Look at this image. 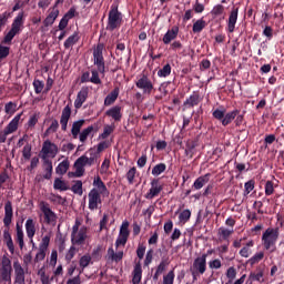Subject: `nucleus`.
Instances as JSON below:
<instances>
[{
  "label": "nucleus",
  "instance_id": "nucleus-49",
  "mask_svg": "<svg viewBox=\"0 0 284 284\" xmlns=\"http://www.w3.org/2000/svg\"><path fill=\"white\" fill-rule=\"evenodd\" d=\"M16 227H17V241H18L20 247L23 248V245H24V243H23V236H24L23 229L19 224H17Z\"/></svg>",
  "mask_w": 284,
  "mask_h": 284
},
{
  "label": "nucleus",
  "instance_id": "nucleus-45",
  "mask_svg": "<svg viewBox=\"0 0 284 284\" xmlns=\"http://www.w3.org/2000/svg\"><path fill=\"white\" fill-rule=\"evenodd\" d=\"M22 156L26 161H30L32 156V144L27 143L22 150Z\"/></svg>",
  "mask_w": 284,
  "mask_h": 284
},
{
  "label": "nucleus",
  "instance_id": "nucleus-37",
  "mask_svg": "<svg viewBox=\"0 0 284 284\" xmlns=\"http://www.w3.org/2000/svg\"><path fill=\"white\" fill-rule=\"evenodd\" d=\"M70 169V161L68 160H63L57 168H55V172L57 174L63 175L68 172V170Z\"/></svg>",
  "mask_w": 284,
  "mask_h": 284
},
{
  "label": "nucleus",
  "instance_id": "nucleus-60",
  "mask_svg": "<svg viewBox=\"0 0 284 284\" xmlns=\"http://www.w3.org/2000/svg\"><path fill=\"white\" fill-rule=\"evenodd\" d=\"M174 271L172 270L163 276V284H174Z\"/></svg>",
  "mask_w": 284,
  "mask_h": 284
},
{
  "label": "nucleus",
  "instance_id": "nucleus-47",
  "mask_svg": "<svg viewBox=\"0 0 284 284\" xmlns=\"http://www.w3.org/2000/svg\"><path fill=\"white\" fill-rule=\"evenodd\" d=\"M219 234L222 236L223 241H227L232 234H234V230H229L225 227H220L219 229Z\"/></svg>",
  "mask_w": 284,
  "mask_h": 284
},
{
  "label": "nucleus",
  "instance_id": "nucleus-34",
  "mask_svg": "<svg viewBox=\"0 0 284 284\" xmlns=\"http://www.w3.org/2000/svg\"><path fill=\"white\" fill-rule=\"evenodd\" d=\"M39 119H41V113L40 112H36L32 115H30V118L27 122V129L28 130H34V125H37V123H39Z\"/></svg>",
  "mask_w": 284,
  "mask_h": 284
},
{
  "label": "nucleus",
  "instance_id": "nucleus-35",
  "mask_svg": "<svg viewBox=\"0 0 284 284\" xmlns=\"http://www.w3.org/2000/svg\"><path fill=\"white\" fill-rule=\"evenodd\" d=\"M77 43H79V33L74 32L64 41V48L68 50L72 48V45H77Z\"/></svg>",
  "mask_w": 284,
  "mask_h": 284
},
{
  "label": "nucleus",
  "instance_id": "nucleus-39",
  "mask_svg": "<svg viewBox=\"0 0 284 284\" xmlns=\"http://www.w3.org/2000/svg\"><path fill=\"white\" fill-rule=\"evenodd\" d=\"M190 219H192V211L190 209L183 210L179 215V222L183 224L187 223Z\"/></svg>",
  "mask_w": 284,
  "mask_h": 284
},
{
  "label": "nucleus",
  "instance_id": "nucleus-42",
  "mask_svg": "<svg viewBox=\"0 0 284 284\" xmlns=\"http://www.w3.org/2000/svg\"><path fill=\"white\" fill-rule=\"evenodd\" d=\"M165 170H168V165H165V163H159L152 169L151 173L153 176H160Z\"/></svg>",
  "mask_w": 284,
  "mask_h": 284
},
{
  "label": "nucleus",
  "instance_id": "nucleus-51",
  "mask_svg": "<svg viewBox=\"0 0 284 284\" xmlns=\"http://www.w3.org/2000/svg\"><path fill=\"white\" fill-rule=\"evenodd\" d=\"M53 187L54 190H61L62 192H65V190H68V185L65 184V182L60 179L54 180Z\"/></svg>",
  "mask_w": 284,
  "mask_h": 284
},
{
  "label": "nucleus",
  "instance_id": "nucleus-28",
  "mask_svg": "<svg viewBox=\"0 0 284 284\" xmlns=\"http://www.w3.org/2000/svg\"><path fill=\"white\" fill-rule=\"evenodd\" d=\"M57 6H59V2H57L55 6L52 9H50V13L44 19V26L47 28L49 26H52L54 21H57V18L59 17V8H57Z\"/></svg>",
  "mask_w": 284,
  "mask_h": 284
},
{
  "label": "nucleus",
  "instance_id": "nucleus-61",
  "mask_svg": "<svg viewBox=\"0 0 284 284\" xmlns=\"http://www.w3.org/2000/svg\"><path fill=\"white\" fill-rule=\"evenodd\" d=\"M136 176V168H131L126 173V180L132 185L134 183V178Z\"/></svg>",
  "mask_w": 284,
  "mask_h": 284
},
{
  "label": "nucleus",
  "instance_id": "nucleus-54",
  "mask_svg": "<svg viewBox=\"0 0 284 284\" xmlns=\"http://www.w3.org/2000/svg\"><path fill=\"white\" fill-rule=\"evenodd\" d=\"M170 265L169 258H163L160 264L158 265L156 272L158 274H163L164 270Z\"/></svg>",
  "mask_w": 284,
  "mask_h": 284
},
{
  "label": "nucleus",
  "instance_id": "nucleus-17",
  "mask_svg": "<svg viewBox=\"0 0 284 284\" xmlns=\"http://www.w3.org/2000/svg\"><path fill=\"white\" fill-rule=\"evenodd\" d=\"M101 205V194L97 189L89 192V210H98Z\"/></svg>",
  "mask_w": 284,
  "mask_h": 284
},
{
  "label": "nucleus",
  "instance_id": "nucleus-19",
  "mask_svg": "<svg viewBox=\"0 0 284 284\" xmlns=\"http://www.w3.org/2000/svg\"><path fill=\"white\" fill-rule=\"evenodd\" d=\"M196 148H199V136L190 139L186 141L185 154L193 159L194 154H196Z\"/></svg>",
  "mask_w": 284,
  "mask_h": 284
},
{
  "label": "nucleus",
  "instance_id": "nucleus-18",
  "mask_svg": "<svg viewBox=\"0 0 284 284\" xmlns=\"http://www.w3.org/2000/svg\"><path fill=\"white\" fill-rule=\"evenodd\" d=\"M236 21H239V7H233L227 20V32L232 33L236 30Z\"/></svg>",
  "mask_w": 284,
  "mask_h": 284
},
{
  "label": "nucleus",
  "instance_id": "nucleus-36",
  "mask_svg": "<svg viewBox=\"0 0 284 284\" xmlns=\"http://www.w3.org/2000/svg\"><path fill=\"white\" fill-rule=\"evenodd\" d=\"M108 254H109L111 261H113L114 263H119V261L123 260V251H116L114 253V250L109 248Z\"/></svg>",
  "mask_w": 284,
  "mask_h": 284
},
{
  "label": "nucleus",
  "instance_id": "nucleus-29",
  "mask_svg": "<svg viewBox=\"0 0 284 284\" xmlns=\"http://www.w3.org/2000/svg\"><path fill=\"white\" fill-rule=\"evenodd\" d=\"M94 134H97V128L90 125L82 130V132L79 134V140L81 143H85V141H88V136H94Z\"/></svg>",
  "mask_w": 284,
  "mask_h": 284
},
{
  "label": "nucleus",
  "instance_id": "nucleus-2",
  "mask_svg": "<svg viewBox=\"0 0 284 284\" xmlns=\"http://www.w3.org/2000/svg\"><path fill=\"white\" fill-rule=\"evenodd\" d=\"M88 241V229L81 226V220L77 219L71 231V243L72 245H84Z\"/></svg>",
  "mask_w": 284,
  "mask_h": 284
},
{
  "label": "nucleus",
  "instance_id": "nucleus-32",
  "mask_svg": "<svg viewBox=\"0 0 284 284\" xmlns=\"http://www.w3.org/2000/svg\"><path fill=\"white\" fill-rule=\"evenodd\" d=\"M83 123H85V120H79L73 122L71 134L73 139H79V135L81 134V129L83 128Z\"/></svg>",
  "mask_w": 284,
  "mask_h": 284
},
{
  "label": "nucleus",
  "instance_id": "nucleus-7",
  "mask_svg": "<svg viewBox=\"0 0 284 284\" xmlns=\"http://www.w3.org/2000/svg\"><path fill=\"white\" fill-rule=\"evenodd\" d=\"M21 26H23V13H19L11 26V30L6 34L3 43H12V40L19 32H21Z\"/></svg>",
  "mask_w": 284,
  "mask_h": 284
},
{
  "label": "nucleus",
  "instance_id": "nucleus-25",
  "mask_svg": "<svg viewBox=\"0 0 284 284\" xmlns=\"http://www.w3.org/2000/svg\"><path fill=\"white\" fill-rule=\"evenodd\" d=\"M24 227L28 239L32 241L34 239V234H37V222L32 219H28L26 221Z\"/></svg>",
  "mask_w": 284,
  "mask_h": 284
},
{
  "label": "nucleus",
  "instance_id": "nucleus-40",
  "mask_svg": "<svg viewBox=\"0 0 284 284\" xmlns=\"http://www.w3.org/2000/svg\"><path fill=\"white\" fill-rule=\"evenodd\" d=\"M120 89L119 87H115L114 90L109 93L108 95V105H112L116 102V99H119Z\"/></svg>",
  "mask_w": 284,
  "mask_h": 284
},
{
  "label": "nucleus",
  "instance_id": "nucleus-15",
  "mask_svg": "<svg viewBox=\"0 0 284 284\" xmlns=\"http://www.w3.org/2000/svg\"><path fill=\"white\" fill-rule=\"evenodd\" d=\"M94 63L98 65L99 72H105V63L103 62V44H98L93 52Z\"/></svg>",
  "mask_w": 284,
  "mask_h": 284
},
{
  "label": "nucleus",
  "instance_id": "nucleus-16",
  "mask_svg": "<svg viewBox=\"0 0 284 284\" xmlns=\"http://www.w3.org/2000/svg\"><path fill=\"white\" fill-rule=\"evenodd\" d=\"M194 272H199V274H205V270H207V254H202V256L196 257L193 262Z\"/></svg>",
  "mask_w": 284,
  "mask_h": 284
},
{
  "label": "nucleus",
  "instance_id": "nucleus-20",
  "mask_svg": "<svg viewBox=\"0 0 284 284\" xmlns=\"http://www.w3.org/2000/svg\"><path fill=\"white\" fill-rule=\"evenodd\" d=\"M89 89L83 87L79 92H78V95L74 100V108L75 110H79L80 108L83 106V103L85 101H88V94H89Z\"/></svg>",
  "mask_w": 284,
  "mask_h": 284
},
{
  "label": "nucleus",
  "instance_id": "nucleus-24",
  "mask_svg": "<svg viewBox=\"0 0 284 284\" xmlns=\"http://www.w3.org/2000/svg\"><path fill=\"white\" fill-rule=\"evenodd\" d=\"M179 37V27H172L171 30H168L164 34L162 41L164 45H170L174 39Z\"/></svg>",
  "mask_w": 284,
  "mask_h": 284
},
{
  "label": "nucleus",
  "instance_id": "nucleus-43",
  "mask_svg": "<svg viewBox=\"0 0 284 284\" xmlns=\"http://www.w3.org/2000/svg\"><path fill=\"white\" fill-rule=\"evenodd\" d=\"M50 239H52V233H47L44 236H42L39 250L48 251V247L50 246Z\"/></svg>",
  "mask_w": 284,
  "mask_h": 284
},
{
  "label": "nucleus",
  "instance_id": "nucleus-46",
  "mask_svg": "<svg viewBox=\"0 0 284 284\" xmlns=\"http://www.w3.org/2000/svg\"><path fill=\"white\" fill-rule=\"evenodd\" d=\"M79 252V248H77V245L72 244V246L68 250L65 254V261L70 262L77 256V253Z\"/></svg>",
  "mask_w": 284,
  "mask_h": 284
},
{
  "label": "nucleus",
  "instance_id": "nucleus-62",
  "mask_svg": "<svg viewBox=\"0 0 284 284\" xmlns=\"http://www.w3.org/2000/svg\"><path fill=\"white\" fill-rule=\"evenodd\" d=\"M47 252L48 251H45L43 248H39L38 253L36 254V257H34V263H41V261H44Z\"/></svg>",
  "mask_w": 284,
  "mask_h": 284
},
{
  "label": "nucleus",
  "instance_id": "nucleus-59",
  "mask_svg": "<svg viewBox=\"0 0 284 284\" xmlns=\"http://www.w3.org/2000/svg\"><path fill=\"white\" fill-rule=\"evenodd\" d=\"M59 130V121L53 120L50 126L47 129L45 134H54Z\"/></svg>",
  "mask_w": 284,
  "mask_h": 284
},
{
  "label": "nucleus",
  "instance_id": "nucleus-63",
  "mask_svg": "<svg viewBox=\"0 0 284 284\" xmlns=\"http://www.w3.org/2000/svg\"><path fill=\"white\" fill-rule=\"evenodd\" d=\"M193 10L196 14H201L205 11V6L199 2V0H196L195 3L193 4Z\"/></svg>",
  "mask_w": 284,
  "mask_h": 284
},
{
  "label": "nucleus",
  "instance_id": "nucleus-58",
  "mask_svg": "<svg viewBox=\"0 0 284 284\" xmlns=\"http://www.w3.org/2000/svg\"><path fill=\"white\" fill-rule=\"evenodd\" d=\"M72 192L81 196V194H83V183L81 181L75 182L72 186Z\"/></svg>",
  "mask_w": 284,
  "mask_h": 284
},
{
  "label": "nucleus",
  "instance_id": "nucleus-13",
  "mask_svg": "<svg viewBox=\"0 0 284 284\" xmlns=\"http://www.w3.org/2000/svg\"><path fill=\"white\" fill-rule=\"evenodd\" d=\"M58 153H59V148L57 146V144L52 143L49 140L44 141L42 145L43 159H47V158L54 159V156H57Z\"/></svg>",
  "mask_w": 284,
  "mask_h": 284
},
{
  "label": "nucleus",
  "instance_id": "nucleus-10",
  "mask_svg": "<svg viewBox=\"0 0 284 284\" xmlns=\"http://www.w3.org/2000/svg\"><path fill=\"white\" fill-rule=\"evenodd\" d=\"M0 277L7 283L12 281V262L8 256L2 257Z\"/></svg>",
  "mask_w": 284,
  "mask_h": 284
},
{
  "label": "nucleus",
  "instance_id": "nucleus-50",
  "mask_svg": "<svg viewBox=\"0 0 284 284\" xmlns=\"http://www.w3.org/2000/svg\"><path fill=\"white\" fill-rule=\"evenodd\" d=\"M223 12H225V7H223V4H217L211 10L212 17H221Z\"/></svg>",
  "mask_w": 284,
  "mask_h": 284
},
{
  "label": "nucleus",
  "instance_id": "nucleus-11",
  "mask_svg": "<svg viewBox=\"0 0 284 284\" xmlns=\"http://www.w3.org/2000/svg\"><path fill=\"white\" fill-rule=\"evenodd\" d=\"M88 163H90V159H88V156L82 155L80 156L75 162H74V172H69V176H75L77 179L83 176V174L85 173V165H88Z\"/></svg>",
  "mask_w": 284,
  "mask_h": 284
},
{
  "label": "nucleus",
  "instance_id": "nucleus-44",
  "mask_svg": "<svg viewBox=\"0 0 284 284\" xmlns=\"http://www.w3.org/2000/svg\"><path fill=\"white\" fill-rule=\"evenodd\" d=\"M79 265L82 270H85L88 265H92V256L90 254L83 255L79 261Z\"/></svg>",
  "mask_w": 284,
  "mask_h": 284
},
{
  "label": "nucleus",
  "instance_id": "nucleus-8",
  "mask_svg": "<svg viewBox=\"0 0 284 284\" xmlns=\"http://www.w3.org/2000/svg\"><path fill=\"white\" fill-rule=\"evenodd\" d=\"M128 239H130V222L128 220L123 221L120 227L119 236L115 241V247H125L128 243Z\"/></svg>",
  "mask_w": 284,
  "mask_h": 284
},
{
  "label": "nucleus",
  "instance_id": "nucleus-57",
  "mask_svg": "<svg viewBox=\"0 0 284 284\" xmlns=\"http://www.w3.org/2000/svg\"><path fill=\"white\" fill-rule=\"evenodd\" d=\"M254 185H255L254 180H250V181L245 182L244 196H247V194H250V192H252L254 190Z\"/></svg>",
  "mask_w": 284,
  "mask_h": 284
},
{
  "label": "nucleus",
  "instance_id": "nucleus-33",
  "mask_svg": "<svg viewBox=\"0 0 284 284\" xmlns=\"http://www.w3.org/2000/svg\"><path fill=\"white\" fill-rule=\"evenodd\" d=\"M207 27V22H205V20H203V18L196 20L193 23V32L194 34H199L201 32H203V30H205V28Z\"/></svg>",
  "mask_w": 284,
  "mask_h": 284
},
{
  "label": "nucleus",
  "instance_id": "nucleus-23",
  "mask_svg": "<svg viewBox=\"0 0 284 284\" xmlns=\"http://www.w3.org/2000/svg\"><path fill=\"white\" fill-rule=\"evenodd\" d=\"M210 176H212V174H210V173L199 176L194 181V183L192 185V190H203V187H205V185H207V183H210Z\"/></svg>",
  "mask_w": 284,
  "mask_h": 284
},
{
  "label": "nucleus",
  "instance_id": "nucleus-21",
  "mask_svg": "<svg viewBox=\"0 0 284 284\" xmlns=\"http://www.w3.org/2000/svg\"><path fill=\"white\" fill-rule=\"evenodd\" d=\"M13 270L16 274V283H26V271H23V266H21V263H19V261L13 262Z\"/></svg>",
  "mask_w": 284,
  "mask_h": 284
},
{
  "label": "nucleus",
  "instance_id": "nucleus-56",
  "mask_svg": "<svg viewBox=\"0 0 284 284\" xmlns=\"http://www.w3.org/2000/svg\"><path fill=\"white\" fill-rule=\"evenodd\" d=\"M6 114H14L17 112V103L9 102L4 105Z\"/></svg>",
  "mask_w": 284,
  "mask_h": 284
},
{
  "label": "nucleus",
  "instance_id": "nucleus-22",
  "mask_svg": "<svg viewBox=\"0 0 284 284\" xmlns=\"http://www.w3.org/2000/svg\"><path fill=\"white\" fill-rule=\"evenodd\" d=\"M70 116H72V109L70 108V105H67L62 110V114L60 119V125L64 132L65 130H68V121H70Z\"/></svg>",
  "mask_w": 284,
  "mask_h": 284
},
{
  "label": "nucleus",
  "instance_id": "nucleus-41",
  "mask_svg": "<svg viewBox=\"0 0 284 284\" xmlns=\"http://www.w3.org/2000/svg\"><path fill=\"white\" fill-rule=\"evenodd\" d=\"M170 74H172V65H170V63L165 64L162 69L158 71V77L163 79L170 77Z\"/></svg>",
  "mask_w": 284,
  "mask_h": 284
},
{
  "label": "nucleus",
  "instance_id": "nucleus-38",
  "mask_svg": "<svg viewBox=\"0 0 284 284\" xmlns=\"http://www.w3.org/2000/svg\"><path fill=\"white\" fill-rule=\"evenodd\" d=\"M93 190H97L98 193L101 195L103 192H105L106 187L103 181H101V178H95L93 181Z\"/></svg>",
  "mask_w": 284,
  "mask_h": 284
},
{
  "label": "nucleus",
  "instance_id": "nucleus-9",
  "mask_svg": "<svg viewBox=\"0 0 284 284\" xmlns=\"http://www.w3.org/2000/svg\"><path fill=\"white\" fill-rule=\"evenodd\" d=\"M135 85L138 90H141L143 94H152V91L154 90V83H152V80L146 74H142L136 81Z\"/></svg>",
  "mask_w": 284,
  "mask_h": 284
},
{
  "label": "nucleus",
  "instance_id": "nucleus-31",
  "mask_svg": "<svg viewBox=\"0 0 284 284\" xmlns=\"http://www.w3.org/2000/svg\"><path fill=\"white\" fill-rule=\"evenodd\" d=\"M3 242L6 243L9 252L14 254V242H12V235H10V231H3Z\"/></svg>",
  "mask_w": 284,
  "mask_h": 284
},
{
  "label": "nucleus",
  "instance_id": "nucleus-52",
  "mask_svg": "<svg viewBox=\"0 0 284 284\" xmlns=\"http://www.w3.org/2000/svg\"><path fill=\"white\" fill-rule=\"evenodd\" d=\"M264 190H265L266 196H272V194H274V182H272L270 180L266 181Z\"/></svg>",
  "mask_w": 284,
  "mask_h": 284
},
{
  "label": "nucleus",
  "instance_id": "nucleus-3",
  "mask_svg": "<svg viewBox=\"0 0 284 284\" xmlns=\"http://www.w3.org/2000/svg\"><path fill=\"white\" fill-rule=\"evenodd\" d=\"M239 114H241V110H233L230 112H225V109H215L212 112V116L213 119H216V121H221L223 128H227V125H230V123H232V121H234V119H236V116H239Z\"/></svg>",
  "mask_w": 284,
  "mask_h": 284
},
{
  "label": "nucleus",
  "instance_id": "nucleus-30",
  "mask_svg": "<svg viewBox=\"0 0 284 284\" xmlns=\"http://www.w3.org/2000/svg\"><path fill=\"white\" fill-rule=\"evenodd\" d=\"M143 276V268L141 267V262H138L133 268V278L132 283L133 284H139L141 283V278Z\"/></svg>",
  "mask_w": 284,
  "mask_h": 284
},
{
  "label": "nucleus",
  "instance_id": "nucleus-4",
  "mask_svg": "<svg viewBox=\"0 0 284 284\" xmlns=\"http://www.w3.org/2000/svg\"><path fill=\"white\" fill-rule=\"evenodd\" d=\"M280 232L278 227H268L262 234V241L265 250H272L276 245V241H278Z\"/></svg>",
  "mask_w": 284,
  "mask_h": 284
},
{
  "label": "nucleus",
  "instance_id": "nucleus-12",
  "mask_svg": "<svg viewBox=\"0 0 284 284\" xmlns=\"http://www.w3.org/2000/svg\"><path fill=\"white\" fill-rule=\"evenodd\" d=\"M163 192V185H161V181L159 179H153L151 181V189L145 194V199L152 201L155 196H159Z\"/></svg>",
  "mask_w": 284,
  "mask_h": 284
},
{
  "label": "nucleus",
  "instance_id": "nucleus-55",
  "mask_svg": "<svg viewBox=\"0 0 284 284\" xmlns=\"http://www.w3.org/2000/svg\"><path fill=\"white\" fill-rule=\"evenodd\" d=\"M44 85L45 84H43V82L41 80H34L33 88H34L36 94H41L43 92Z\"/></svg>",
  "mask_w": 284,
  "mask_h": 284
},
{
  "label": "nucleus",
  "instance_id": "nucleus-6",
  "mask_svg": "<svg viewBox=\"0 0 284 284\" xmlns=\"http://www.w3.org/2000/svg\"><path fill=\"white\" fill-rule=\"evenodd\" d=\"M21 116H23V113L17 114L4 128V130L0 131V143H6V141L8 140V135L14 134V132L19 130Z\"/></svg>",
  "mask_w": 284,
  "mask_h": 284
},
{
  "label": "nucleus",
  "instance_id": "nucleus-64",
  "mask_svg": "<svg viewBox=\"0 0 284 284\" xmlns=\"http://www.w3.org/2000/svg\"><path fill=\"white\" fill-rule=\"evenodd\" d=\"M226 277L231 281V283L236 278V268H234V266L227 268Z\"/></svg>",
  "mask_w": 284,
  "mask_h": 284
},
{
  "label": "nucleus",
  "instance_id": "nucleus-27",
  "mask_svg": "<svg viewBox=\"0 0 284 284\" xmlns=\"http://www.w3.org/2000/svg\"><path fill=\"white\" fill-rule=\"evenodd\" d=\"M12 202L8 201L4 205V217H3V224L6 227H10V224L12 223Z\"/></svg>",
  "mask_w": 284,
  "mask_h": 284
},
{
  "label": "nucleus",
  "instance_id": "nucleus-14",
  "mask_svg": "<svg viewBox=\"0 0 284 284\" xmlns=\"http://www.w3.org/2000/svg\"><path fill=\"white\" fill-rule=\"evenodd\" d=\"M39 207L44 216L47 223H55L57 214L50 209V204L40 202Z\"/></svg>",
  "mask_w": 284,
  "mask_h": 284
},
{
  "label": "nucleus",
  "instance_id": "nucleus-26",
  "mask_svg": "<svg viewBox=\"0 0 284 284\" xmlns=\"http://www.w3.org/2000/svg\"><path fill=\"white\" fill-rule=\"evenodd\" d=\"M201 94L199 91H193V93L184 101L185 108H194L201 103Z\"/></svg>",
  "mask_w": 284,
  "mask_h": 284
},
{
  "label": "nucleus",
  "instance_id": "nucleus-48",
  "mask_svg": "<svg viewBox=\"0 0 284 284\" xmlns=\"http://www.w3.org/2000/svg\"><path fill=\"white\" fill-rule=\"evenodd\" d=\"M265 256V253L263 252H260V253H256L255 255H253L250 260H248V263L251 265H256V263H261V261H263Z\"/></svg>",
  "mask_w": 284,
  "mask_h": 284
},
{
  "label": "nucleus",
  "instance_id": "nucleus-53",
  "mask_svg": "<svg viewBox=\"0 0 284 284\" xmlns=\"http://www.w3.org/2000/svg\"><path fill=\"white\" fill-rule=\"evenodd\" d=\"M38 274L40 275V281L42 284H50V275L45 274V270L41 268Z\"/></svg>",
  "mask_w": 284,
  "mask_h": 284
},
{
  "label": "nucleus",
  "instance_id": "nucleus-1",
  "mask_svg": "<svg viewBox=\"0 0 284 284\" xmlns=\"http://www.w3.org/2000/svg\"><path fill=\"white\" fill-rule=\"evenodd\" d=\"M119 1H114L108 13V30L110 32H114V30H119L123 26V12L119 10Z\"/></svg>",
  "mask_w": 284,
  "mask_h": 284
},
{
  "label": "nucleus",
  "instance_id": "nucleus-5",
  "mask_svg": "<svg viewBox=\"0 0 284 284\" xmlns=\"http://www.w3.org/2000/svg\"><path fill=\"white\" fill-rule=\"evenodd\" d=\"M123 108L121 105H114L108 110L109 119H112L113 123L108 125V134H112L114 132L118 123H121V119H123Z\"/></svg>",
  "mask_w": 284,
  "mask_h": 284
}]
</instances>
